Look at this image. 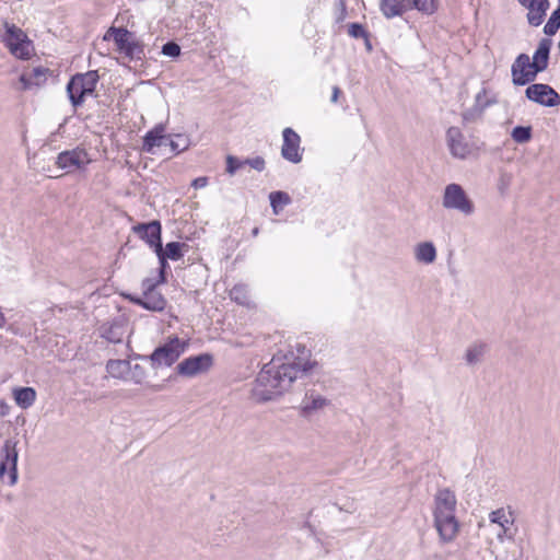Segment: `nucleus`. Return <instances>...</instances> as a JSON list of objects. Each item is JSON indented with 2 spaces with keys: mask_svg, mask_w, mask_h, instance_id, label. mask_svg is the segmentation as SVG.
Segmentation results:
<instances>
[{
  "mask_svg": "<svg viewBox=\"0 0 560 560\" xmlns=\"http://www.w3.org/2000/svg\"><path fill=\"white\" fill-rule=\"evenodd\" d=\"M269 199L276 214L279 212V208L289 205L291 201L290 196L284 191H273L269 195Z\"/></svg>",
  "mask_w": 560,
  "mask_h": 560,
  "instance_id": "nucleus-30",
  "label": "nucleus"
},
{
  "mask_svg": "<svg viewBox=\"0 0 560 560\" xmlns=\"http://www.w3.org/2000/svg\"><path fill=\"white\" fill-rule=\"evenodd\" d=\"M551 40L548 38H542L539 44L538 48L534 54L532 68L533 73H539L548 67V60H549V52L551 48Z\"/></svg>",
  "mask_w": 560,
  "mask_h": 560,
  "instance_id": "nucleus-21",
  "label": "nucleus"
},
{
  "mask_svg": "<svg viewBox=\"0 0 560 560\" xmlns=\"http://www.w3.org/2000/svg\"><path fill=\"white\" fill-rule=\"evenodd\" d=\"M176 138L177 140H172L167 137L166 145H170L173 152L179 153L188 148V139L180 135H177Z\"/></svg>",
  "mask_w": 560,
  "mask_h": 560,
  "instance_id": "nucleus-35",
  "label": "nucleus"
},
{
  "mask_svg": "<svg viewBox=\"0 0 560 560\" xmlns=\"http://www.w3.org/2000/svg\"><path fill=\"white\" fill-rule=\"evenodd\" d=\"M97 71L74 74L67 84V93L73 107L81 106L84 97L92 95L98 82Z\"/></svg>",
  "mask_w": 560,
  "mask_h": 560,
  "instance_id": "nucleus-3",
  "label": "nucleus"
},
{
  "mask_svg": "<svg viewBox=\"0 0 560 560\" xmlns=\"http://www.w3.org/2000/svg\"><path fill=\"white\" fill-rule=\"evenodd\" d=\"M106 371L114 378L127 381L130 362L127 360H108Z\"/></svg>",
  "mask_w": 560,
  "mask_h": 560,
  "instance_id": "nucleus-24",
  "label": "nucleus"
},
{
  "mask_svg": "<svg viewBox=\"0 0 560 560\" xmlns=\"http://www.w3.org/2000/svg\"><path fill=\"white\" fill-rule=\"evenodd\" d=\"M526 97L542 106L555 107L560 104V95L548 84L535 83L525 91Z\"/></svg>",
  "mask_w": 560,
  "mask_h": 560,
  "instance_id": "nucleus-12",
  "label": "nucleus"
},
{
  "mask_svg": "<svg viewBox=\"0 0 560 560\" xmlns=\"http://www.w3.org/2000/svg\"><path fill=\"white\" fill-rule=\"evenodd\" d=\"M166 142L167 136H165V127L159 124L144 136L142 150L148 153H153L155 147L166 145Z\"/></svg>",
  "mask_w": 560,
  "mask_h": 560,
  "instance_id": "nucleus-20",
  "label": "nucleus"
},
{
  "mask_svg": "<svg viewBox=\"0 0 560 560\" xmlns=\"http://www.w3.org/2000/svg\"><path fill=\"white\" fill-rule=\"evenodd\" d=\"M487 351V345L477 342L467 348L465 360L468 365H474L480 362Z\"/></svg>",
  "mask_w": 560,
  "mask_h": 560,
  "instance_id": "nucleus-28",
  "label": "nucleus"
},
{
  "mask_svg": "<svg viewBox=\"0 0 560 560\" xmlns=\"http://www.w3.org/2000/svg\"><path fill=\"white\" fill-rule=\"evenodd\" d=\"M490 521L492 523L499 524L502 527H505V524L509 523L505 513L502 509L491 512Z\"/></svg>",
  "mask_w": 560,
  "mask_h": 560,
  "instance_id": "nucleus-41",
  "label": "nucleus"
},
{
  "mask_svg": "<svg viewBox=\"0 0 560 560\" xmlns=\"http://www.w3.org/2000/svg\"><path fill=\"white\" fill-rule=\"evenodd\" d=\"M457 499L448 489H439L433 499V526L443 544L452 542L459 533V522L456 517Z\"/></svg>",
  "mask_w": 560,
  "mask_h": 560,
  "instance_id": "nucleus-2",
  "label": "nucleus"
},
{
  "mask_svg": "<svg viewBox=\"0 0 560 560\" xmlns=\"http://www.w3.org/2000/svg\"><path fill=\"white\" fill-rule=\"evenodd\" d=\"M147 376L145 369L140 364H130V371L128 372L127 381H131L135 384H142Z\"/></svg>",
  "mask_w": 560,
  "mask_h": 560,
  "instance_id": "nucleus-33",
  "label": "nucleus"
},
{
  "mask_svg": "<svg viewBox=\"0 0 560 560\" xmlns=\"http://www.w3.org/2000/svg\"><path fill=\"white\" fill-rule=\"evenodd\" d=\"M528 10L527 21L533 26H539L549 9V0H517Z\"/></svg>",
  "mask_w": 560,
  "mask_h": 560,
  "instance_id": "nucleus-17",
  "label": "nucleus"
},
{
  "mask_svg": "<svg viewBox=\"0 0 560 560\" xmlns=\"http://www.w3.org/2000/svg\"><path fill=\"white\" fill-rule=\"evenodd\" d=\"M101 336L113 343L122 341L126 334V320L117 318L113 322L105 323L100 328Z\"/></svg>",
  "mask_w": 560,
  "mask_h": 560,
  "instance_id": "nucleus-19",
  "label": "nucleus"
},
{
  "mask_svg": "<svg viewBox=\"0 0 560 560\" xmlns=\"http://www.w3.org/2000/svg\"><path fill=\"white\" fill-rule=\"evenodd\" d=\"M364 39H365V46H366V49H368V50H371V49H372V45H371V43H370L369 36H368L366 38H364Z\"/></svg>",
  "mask_w": 560,
  "mask_h": 560,
  "instance_id": "nucleus-49",
  "label": "nucleus"
},
{
  "mask_svg": "<svg viewBox=\"0 0 560 560\" xmlns=\"http://www.w3.org/2000/svg\"><path fill=\"white\" fill-rule=\"evenodd\" d=\"M406 0H381L380 10L386 19H393L395 16H401L408 11Z\"/></svg>",
  "mask_w": 560,
  "mask_h": 560,
  "instance_id": "nucleus-23",
  "label": "nucleus"
},
{
  "mask_svg": "<svg viewBox=\"0 0 560 560\" xmlns=\"http://www.w3.org/2000/svg\"><path fill=\"white\" fill-rule=\"evenodd\" d=\"M154 252L156 253V256H158L159 262H160V272H159L158 282H165L166 281L165 271H166V268H168V264H167L168 258L163 255L162 244H158V246L154 248Z\"/></svg>",
  "mask_w": 560,
  "mask_h": 560,
  "instance_id": "nucleus-34",
  "label": "nucleus"
},
{
  "mask_svg": "<svg viewBox=\"0 0 560 560\" xmlns=\"http://www.w3.org/2000/svg\"><path fill=\"white\" fill-rule=\"evenodd\" d=\"M208 185V177L201 176L197 177L192 180L191 186L196 189L203 188Z\"/></svg>",
  "mask_w": 560,
  "mask_h": 560,
  "instance_id": "nucleus-44",
  "label": "nucleus"
},
{
  "mask_svg": "<svg viewBox=\"0 0 560 560\" xmlns=\"http://www.w3.org/2000/svg\"><path fill=\"white\" fill-rule=\"evenodd\" d=\"M14 399L21 408L27 409L34 404L36 392L32 387L16 388L14 389Z\"/></svg>",
  "mask_w": 560,
  "mask_h": 560,
  "instance_id": "nucleus-26",
  "label": "nucleus"
},
{
  "mask_svg": "<svg viewBox=\"0 0 560 560\" xmlns=\"http://www.w3.org/2000/svg\"><path fill=\"white\" fill-rule=\"evenodd\" d=\"M161 282H158V280H153L151 278L143 279L141 283L142 294L158 291L156 287Z\"/></svg>",
  "mask_w": 560,
  "mask_h": 560,
  "instance_id": "nucleus-43",
  "label": "nucleus"
},
{
  "mask_svg": "<svg viewBox=\"0 0 560 560\" xmlns=\"http://www.w3.org/2000/svg\"><path fill=\"white\" fill-rule=\"evenodd\" d=\"M189 248L188 244L179 242H171L163 248V255L171 260H179L184 257L185 252Z\"/></svg>",
  "mask_w": 560,
  "mask_h": 560,
  "instance_id": "nucleus-27",
  "label": "nucleus"
},
{
  "mask_svg": "<svg viewBox=\"0 0 560 560\" xmlns=\"http://www.w3.org/2000/svg\"><path fill=\"white\" fill-rule=\"evenodd\" d=\"M187 342L178 337L171 338L166 343L156 348L150 355L154 368L171 366L185 351Z\"/></svg>",
  "mask_w": 560,
  "mask_h": 560,
  "instance_id": "nucleus-6",
  "label": "nucleus"
},
{
  "mask_svg": "<svg viewBox=\"0 0 560 560\" xmlns=\"http://www.w3.org/2000/svg\"><path fill=\"white\" fill-rule=\"evenodd\" d=\"M316 362L304 361L300 358L282 362L272 359L258 373L252 388V397L257 402L272 400L288 390L301 375L311 371Z\"/></svg>",
  "mask_w": 560,
  "mask_h": 560,
  "instance_id": "nucleus-1",
  "label": "nucleus"
},
{
  "mask_svg": "<svg viewBox=\"0 0 560 560\" xmlns=\"http://www.w3.org/2000/svg\"><path fill=\"white\" fill-rule=\"evenodd\" d=\"M512 138L517 143H526L532 138V128L517 126L512 130Z\"/></svg>",
  "mask_w": 560,
  "mask_h": 560,
  "instance_id": "nucleus-32",
  "label": "nucleus"
},
{
  "mask_svg": "<svg viewBox=\"0 0 560 560\" xmlns=\"http://www.w3.org/2000/svg\"><path fill=\"white\" fill-rule=\"evenodd\" d=\"M244 161L238 160L235 156L229 155L226 158V172L230 175L235 174L237 170H240L242 166H244Z\"/></svg>",
  "mask_w": 560,
  "mask_h": 560,
  "instance_id": "nucleus-39",
  "label": "nucleus"
},
{
  "mask_svg": "<svg viewBox=\"0 0 560 560\" xmlns=\"http://www.w3.org/2000/svg\"><path fill=\"white\" fill-rule=\"evenodd\" d=\"M49 69L45 67H35L28 71H24L20 75V83L22 90H31L32 88H38L43 85L48 78Z\"/></svg>",
  "mask_w": 560,
  "mask_h": 560,
  "instance_id": "nucleus-18",
  "label": "nucleus"
},
{
  "mask_svg": "<svg viewBox=\"0 0 560 560\" xmlns=\"http://www.w3.org/2000/svg\"><path fill=\"white\" fill-rule=\"evenodd\" d=\"M132 231L141 240L145 241L150 247L155 248L161 242L162 226L160 221L154 220L149 223H139L132 226Z\"/></svg>",
  "mask_w": 560,
  "mask_h": 560,
  "instance_id": "nucleus-16",
  "label": "nucleus"
},
{
  "mask_svg": "<svg viewBox=\"0 0 560 560\" xmlns=\"http://www.w3.org/2000/svg\"><path fill=\"white\" fill-rule=\"evenodd\" d=\"M258 233H259V229L258 228L253 229V231H252L253 236H257Z\"/></svg>",
  "mask_w": 560,
  "mask_h": 560,
  "instance_id": "nucleus-50",
  "label": "nucleus"
},
{
  "mask_svg": "<svg viewBox=\"0 0 560 560\" xmlns=\"http://www.w3.org/2000/svg\"><path fill=\"white\" fill-rule=\"evenodd\" d=\"M328 405V400L315 392H307L301 404V413L304 417H310L324 409Z\"/></svg>",
  "mask_w": 560,
  "mask_h": 560,
  "instance_id": "nucleus-22",
  "label": "nucleus"
},
{
  "mask_svg": "<svg viewBox=\"0 0 560 560\" xmlns=\"http://www.w3.org/2000/svg\"><path fill=\"white\" fill-rule=\"evenodd\" d=\"M416 259L419 262L432 264L436 259V249L431 242H423L416 246Z\"/></svg>",
  "mask_w": 560,
  "mask_h": 560,
  "instance_id": "nucleus-25",
  "label": "nucleus"
},
{
  "mask_svg": "<svg viewBox=\"0 0 560 560\" xmlns=\"http://www.w3.org/2000/svg\"><path fill=\"white\" fill-rule=\"evenodd\" d=\"M446 143L453 158L465 160L475 151V147L470 143L458 127H450L446 131Z\"/></svg>",
  "mask_w": 560,
  "mask_h": 560,
  "instance_id": "nucleus-8",
  "label": "nucleus"
},
{
  "mask_svg": "<svg viewBox=\"0 0 560 560\" xmlns=\"http://www.w3.org/2000/svg\"><path fill=\"white\" fill-rule=\"evenodd\" d=\"M442 206L447 210H456L464 215H470L475 211L472 200L467 196L464 188L455 183L444 188Z\"/></svg>",
  "mask_w": 560,
  "mask_h": 560,
  "instance_id": "nucleus-5",
  "label": "nucleus"
},
{
  "mask_svg": "<svg viewBox=\"0 0 560 560\" xmlns=\"http://www.w3.org/2000/svg\"><path fill=\"white\" fill-rule=\"evenodd\" d=\"M532 62L529 56L521 54L516 57L512 65V80L515 85H525L533 82L538 73H533Z\"/></svg>",
  "mask_w": 560,
  "mask_h": 560,
  "instance_id": "nucleus-13",
  "label": "nucleus"
},
{
  "mask_svg": "<svg viewBox=\"0 0 560 560\" xmlns=\"http://www.w3.org/2000/svg\"><path fill=\"white\" fill-rule=\"evenodd\" d=\"M348 34L353 38H366L368 32L362 24L351 23L348 26Z\"/></svg>",
  "mask_w": 560,
  "mask_h": 560,
  "instance_id": "nucleus-38",
  "label": "nucleus"
},
{
  "mask_svg": "<svg viewBox=\"0 0 560 560\" xmlns=\"http://www.w3.org/2000/svg\"><path fill=\"white\" fill-rule=\"evenodd\" d=\"M512 183V175L509 173H501L498 178V190L501 196H505Z\"/></svg>",
  "mask_w": 560,
  "mask_h": 560,
  "instance_id": "nucleus-36",
  "label": "nucleus"
},
{
  "mask_svg": "<svg viewBox=\"0 0 560 560\" xmlns=\"http://www.w3.org/2000/svg\"><path fill=\"white\" fill-rule=\"evenodd\" d=\"M131 303L139 305L151 312H162L165 310L167 301L159 291L145 293L142 295L126 294Z\"/></svg>",
  "mask_w": 560,
  "mask_h": 560,
  "instance_id": "nucleus-15",
  "label": "nucleus"
},
{
  "mask_svg": "<svg viewBox=\"0 0 560 560\" xmlns=\"http://www.w3.org/2000/svg\"><path fill=\"white\" fill-rule=\"evenodd\" d=\"M9 409H10L9 406L4 401L0 400V417L8 415Z\"/></svg>",
  "mask_w": 560,
  "mask_h": 560,
  "instance_id": "nucleus-47",
  "label": "nucleus"
},
{
  "mask_svg": "<svg viewBox=\"0 0 560 560\" xmlns=\"http://www.w3.org/2000/svg\"><path fill=\"white\" fill-rule=\"evenodd\" d=\"M5 42L14 56L22 59L30 57V42L18 26L5 23Z\"/></svg>",
  "mask_w": 560,
  "mask_h": 560,
  "instance_id": "nucleus-11",
  "label": "nucleus"
},
{
  "mask_svg": "<svg viewBox=\"0 0 560 560\" xmlns=\"http://www.w3.org/2000/svg\"><path fill=\"white\" fill-rule=\"evenodd\" d=\"M245 165H249L254 170L261 172L265 170V160L261 156H256L254 159H246L244 160Z\"/></svg>",
  "mask_w": 560,
  "mask_h": 560,
  "instance_id": "nucleus-42",
  "label": "nucleus"
},
{
  "mask_svg": "<svg viewBox=\"0 0 560 560\" xmlns=\"http://www.w3.org/2000/svg\"><path fill=\"white\" fill-rule=\"evenodd\" d=\"M340 93H341L340 89L338 86H334L332 94H331V102L336 103L338 101Z\"/></svg>",
  "mask_w": 560,
  "mask_h": 560,
  "instance_id": "nucleus-48",
  "label": "nucleus"
},
{
  "mask_svg": "<svg viewBox=\"0 0 560 560\" xmlns=\"http://www.w3.org/2000/svg\"><path fill=\"white\" fill-rule=\"evenodd\" d=\"M162 54L170 57H177L180 54V47L174 42H168L163 45Z\"/></svg>",
  "mask_w": 560,
  "mask_h": 560,
  "instance_id": "nucleus-40",
  "label": "nucleus"
},
{
  "mask_svg": "<svg viewBox=\"0 0 560 560\" xmlns=\"http://www.w3.org/2000/svg\"><path fill=\"white\" fill-rule=\"evenodd\" d=\"M346 15H347L346 4H345V2L341 1L340 2V14L337 19V22L343 21Z\"/></svg>",
  "mask_w": 560,
  "mask_h": 560,
  "instance_id": "nucleus-46",
  "label": "nucleus"
},
{
  "mask_svg": "<svg viewBox=\"0 0 560 560\" xmlns=\"http://www.w3.org/2000/svg\"><path fill=\"white\" fill-rule=\"evenodd\" d=\"M91 163V159L85 149L75 148L72 150L62 151L58 154L56 164L59 168L65 170L66 173H72L77 170L84 168Z\"/></svg>",
  "mask_w": 560,
  "mask_h": 560,
  "instance_id": "nucleus-9",
  "label": "nucleus"
},
{
  "mask_svg": "<svg viewBox=\"0 0 560 560\" xmlns=\"http://www.w3.org/2000/svg\"><path fill=\"white\" fill-rule=\"evenodd\" d=\"M283 143L281 148V155L284 160L291 163H300L302 161L301 154V138L300 136L292 129L285 128L282 132Z\"/></svg>",
  "mask_w": 560,
  "mask_h": 560,
  "instance_id": "nucleus-14",
  "label": "nucleus"
},
{
  "mask_svg": "<svg viewBox=\"0 0 560 560\" xmlns=\"http://www.w3.org/2000/svg\"><path fill=\"white\" fill-rule=\"evenodd\" d=\"M560 28V10H555L550 18L548 19L547 23L544 26V33L548 36H552L557 33V31Z\"/></svg>",
  "mask_w": 560,
  "mask_h": 560,
  "instance_id": "nucleus-31",
  "label": "nucleus"
},
{
  "mask_svg": "<svg viewBox=\"0 0 560 560\" xmlns=\"http://www.w3.org/2000/svg\"><path fill=\"white\" fill-rule=\"evenodd\" d=\"M115 32V45L117 47V51L130 60H141L144 56L143 45L135 38L132 33L127 28Z\"/></svg>",
  "mask_w": 560,
  "mask_h": 560,
  "instance_id": "nucleus-7",
  "label": "nucleus"
},
{
  "mask_svg": "<svg viewBox=\"0 0 560 560\" xmlns=\"http://www.w3.org/2000/svg\"><path fill=\"white\" fill-rule=\"evenodd\" d=\"M409 10H418L424 14L431 15L436 9V0H406Z\"/></svg>",
  "mask_w": 560,
  "mask_h": 560,
  "instance_id": "nucleus-29",
  "label": "nucleus"
},
{
  "mask_svg": "<svg viewBox=\"0 0 560 560\" xmlns=\"http://www.w3.org/2000/svg\"><path fill=\"white\" fill-rule=\"evenodd\" d=\"M212 364L213 357L210 353H201L183 360L176 366V371L182 376L194 377L198 374L208 372Z\"/></svg>",
  "mask_w": 560,
  "mask_h": 560,
  "instance_id": "nucleus-10",
  "label": "nucleus"
},
{
  "mask_svg": "<svg viewBox=\"0 0 560 560\" xmlns=\"http://www.w3.org/2000/svg\"><path fill=\"white\" fill-rule=\"evenodd\" d=\"M230 295L232 300L236 301L240 304L247 303V292L243 285H234L230 291Z\"/></svg>",
  "mask_w": 560,
  "mask_h": 560,
  "instance_id": "nucleus-37",
  "label": "nucleus"
},
{
  "mask_svg": "<svg viewBox=\"0 0 560 560\" xmlns=\"http://www.w3.org/2000/svg\"><path fill=\"white\" fill-rule=\"evenodd\" d=\"M18 442L7 439L0 450V480L9 486L18 480Z\"/></svg>",
  "mask_w": 560,
  "mask_h": 560,
  "instance_id": "nucleus-4",
  "label": "nucleus"
},
{
  "mask_svg": "<svg viewBox=\"0 0 560 560\" xmlns=\"http://www.w3.org/2000/svg\"><path fill=\"white\" fill-rule=\"evenodd\" d=\"M125 27H109L107 30V32L105 33L103 39L104 40H109V39H113L115 42V36H116V32L115 31H124Z\"/></svg>",
  "mask_w": 560,
  "mask_h": 560,
  "instance_id": "nucleus-45",
  "label": "nucleus"
}]
</instances>
